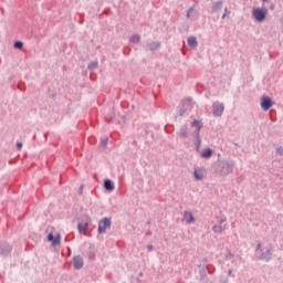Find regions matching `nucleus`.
Here are the masks:
<instances>
[{
  "label": "nucleus",
  "instance_id": "obj_1",
  "mask_svg": "<svg viewBox=\"0 0 283 283\" xmlns=\"http://www.w3.org/2000/svg\"><path fill=\"white\" fill-rule=\"evenodd\" d=\"M233 169H235V161L233 159H223L216 165L214 172L218 176H229L233 174Z\"/></svg>",
  "mask_w": 283,
  "mask_h": 283
},
{
  "label": "nucleus",
  "instance_id": "obj_2",
  "mask_svg": "<svg viewBox=\"0 0 283 283\" xmlns=\"http://www.w3.org/2000/svg\"><path fill=\"white\" fill-rule=\"evenodd\" d=\"M268 14H269V9H266L265 7L254 8L252 10V19H254L256 23H263V21H266Z\"/></svg>",
  "mask_w": 283,
  "mask_h": 283
},
{
  "label": "nucleus",
  "instance_id": "obj_3",
  "mask_svg": "<svg viewBox=\"0 0 283 283\" xmlns=\"http://www.w3.org/2000/svg\"><path fill=\"white\" fill-rule=\"evenodd\" d=\"M109 229H112V218H103L98 221L97 233L99 235L107 233Z\"/></svg>",
  "mask_w": 283,
  "mask_h": 283
},
{
  "label": "nucleus",
  "instance_id": "obj_4",
  "mask_svg": "<svg viewBox=\"0 0 283 283\" xmlns=\"http://www.w3.org/2000/svg\"><path fill=\"white\" fill-rule=\"evenodd\" d=\"M193 107V101L191 98H186L181 102V107L179 111V116H185L186 114H189L191 112V108Z\"/></svg>",
  "mask_w": 283,
  "mask_h": 283
},
{
  "label": "nucleus",
  "instance_id": "obj_5",
  "mask_svg": "<svg viewBox=\"0 0 283 283\" xmlns=\"http://www.w3.org/2000/svg\"><path fill=\"white\" fill-rule=\"evenodd\" d=\"M213 233H222L227 231V217H221L212 228Z\"/></svg>",
  "mask_w": 283,
  "mask_h": 283
},
{
  "label": "nucleus",
  "instance_id": "obj_6",
  "mask_svg": "<svg viewBox=\"0 0 283 283\" xmlns=\"http://www.w3.org/2000/svg\"><path fill=\"white\" fill-rule=\"evenodd\" d=\"M90 224H92V218H90V216H85L84 221L77 224L78 233H81L82 235H85V231H87V228L90 227Z\"/></svg>",
  "mask_w": 283,
  "mask_h": 283
},
{
  "label": "nucleus",
  "instance_id": "obj_7",
  "mask_svg": "<svg viewBox=\"0 0 283 283\" xmlns=\"http://www.w3.org/2000/svg\"><path fill=\"white\" fill-rule=\"evenodd\" d=\"M224 114V104L220 102H214L212 104V115L216 117H220Z\"/></svg>",
  "mask_w": 283,
  "mask_h": 283
},
{
  "label": "nucleus",
  "instance_id": "obj_8",
  "mask_svg": "<svg viewBox=\"0 0 283 283\" xmlns=\"http://www.w3.org/2000/svg\"><path fill=\"white\" fill-rule=\"evenodd\" d=\"M273 107V99L271 97L263 96L261 98V108L263 112H269Z\"/></svg>",
  "mask_w": 283,
  "mask_h": 283
},
{
  "label": "nucleus",
  "instance_id": "obj_9",
  "mask_svg": "<svg viewBox=\"0 0 283 283\" xmlns=\"http://www.w3.org/2000/svg\"><path fill=\"white\" fill-rule=\"evenodd\" d=\"M193 178L195 180H205V168L202 167L195 168Z\"/></svg>",
  "mask_w": 283,
  "mask_h": 283
},
{
  "label": "nucleus",
  "instance_id": "obj_10",
  "mask_svg": "<svg viewBox=\"0 0 283 283\" xmlns=\"http://www.w3.org/2000/svg\"><path fill=\"white\" fill-rule=\"evenodd\" d=\"M48 240H49V242H52V247H61V234H57L54 238V234L49 233Z\"/></svg>",
  "mask_w": 283,
  "mask_h": 283
},
{
  "label": "nucleus",
  "instance_id": "obj_11",
  "mask_svg": "<svg viewBox=\"0 0 283 283\" xmlns=\"http://www.w3.org/2000/svg\"><path fill=\"white\" fill-rule=\"evenodd\" d=\"M184 220L186 224H193V222H196V219L193 218V213L189 211L184 212Z\"/></svg>",
  "mask_w": 283,
  "mask_h": 283
},
{
  "label": "nucleus",
  "instance_id": "obj_12",
  "mask_svg": "<svg viewBox=\"0 0 283 283\" xmlns=\"http://www.w3.org/2000/svg\"><path fill=\"white\" fill-rule=\"evenodd\" d=\"M179 138H189V127L187 125H182L178 133Z\"/></svg>",
  "mask_w": 283,
  "mask_h": 283
},
{
  "label": "nucleus",
  "instance_id": "obj_13",
  "mask_svg": "<svg viewBox=\"0 0 283 283\" xmlns=\"http://www.w3.org/2000/svg\"><path fill=\"white\" fill-rule=\"evenodd\" d=\"M191 127H195V135L200 134V129H202V120L200 119H195L190 124Z\"/></svg>",
  "mask_w": 283,
  "mask_h": 283
},
{
  "label": "nucleus",
  "instance_id": "obj_14",
  "mask_svg": "<svg viewBox=\"0 0 283 283\" xmlns=\"http://www.w3.org/2000/svg\"><path fill=\"white\" fill-rule=\"evenodd\" d=\"M73 266L76 270L83 269V258H81V255L73 258Z\"/></svg>",
  "mask_w": 283,
  "mask_h": 283
},
{
  "label": "nucleus",
  "instance_id": "obj_15",
  "mask_svg": "<svg viewBox=\"0 0 283 283\" xmlns=\"http://www.w3.org/2000/svg\"><path fill=\"white\" fill-rule=\"evenodd\" d=\"M213 156V150L211 148L203 149L201 151V158H205L206 160H209Z\"/></svg>",
  "mask_w": 283,
  "mask_h": 283
},
{
  "label": "nucleus",
  "instance_id": "obj_16",
  "mask_svg": "<svg viewBox=\"0 0 283 283\" xmlns=\"http://www.w3.org/2000/svg\"><path fill=\"white\" fill-rule=\"evenodd\" d=\"M104 189H106V191H114V189H116V186H114V181L106 179L104 181Z\"/></svg>",
  "mask_w": 283,
  "mask_h": 283
},
{
  "label": "nucleus",
  "instance_id": "obj_17",
  "mask_svg": "<svg viewBox=\"0 0 283 283\" xmlns=\"http://www.w3.org/2000/svg\"><path fill=\"white\" fill-rule=\"evenodd\" d=\"M271 258H273V254H271V250H266L261 254L260 260H263L264 262H270Z\"/></svg>",
  "mask_w": 283,
  "mask_h": 283
},
{
  "label": "nucleus",
  "instance_id": "obj_18",
  "mask_svg": "<svg viewBox=\"0 0 283 283\" xmlns=\"http://www.w3.org/2000/svg\"><path fill=\"white\" fill-rule=\"evenodd\" d=\"M188 45L190 48H198V40L196 39V36L188 38Z\"/></svg>",
  "mask_w": 283,
  "mask_h": 283
},
{
  "label": "nucleus",
  "instance_id": "obj_19",
  "mask_svg": "<svg viewBox=\"0 0 283 283\" xmlns=\"http://www.w3.org/2000/svg\"><path fill=\"white\" fill-rule=\"evenodd\" d=\"M12 251V248L9 244H4L3 248H0V253L2 255H8Z\"/></svg>",
  "mask_w": 283,
  "mask_h": 283
},
{
  "label": "nucleus",
  "instance_id": "obj_20",
  "mask_svg": "<svg viewBox=\"0 0 283 283\" xmlns=\"http://www.w3.org/2000/svg\"><path fill=\"white\" fill-rule=\"evenodd\" d=\"M218 10H222V1H217L212 3V12H218Z\"/></svg>",
  "mask_w": 283,
  "mask_h": 283
},
{
  "label": "nucleus",
  "instance_id": "obj_21",
  "mask_svg": "<svg viewBox=\"0 0 283 283\" xmlns=\"http://www.w3.org/2000/svg\"><path fill=\"white\" fill-rule=\"evenodd\" d=\"M195 140H196V147L197 150L200 149L201 145H202V139L200 138V134L197 133V135H195Z\"/></svg>",
  "mask_w": 283,
  "mask_h": 283
},
{
  "label": "nucleus",
  "instance_id": "obj_22",
  "mask_svg": "<svg viewBox=\"0 0 283 283\" xmlns=\"http://www.w3.org/2000/svg\"><path fill=\"white\" fill-rule=\"evenodd\" d=\"M129 41L130 43H140V34H133Z\"/></svg>",
  "mask_w": 283,
  "mask_h": 283
},
{
  "label": "nucleus",
  "instance_id": "obj_23",
  "mask_svg": "<svg viewBox=\"0 0 283 283\" xmlns=\"http://www.w3.org/2000/svg\"><path fill=\"white\" fill-rule=\"evenodd\" d=\"M199 275H200V280H201V281L207 280V270H205V268H202V269L199 271Z\"/></svg>",
  "mask_w": 283,
  "mask_h": 283
},
{
  "label": "nucleus",
  "instance_id": "obj_24",
  "mask_svg": "<svg viewBox=\"0 0 283 283\" xmlns=\"http://www.w3.org/2000/svg\"><path fill=\"white\" fill-rule=\"evenodd\" d=\"M96 67H98V62L97 61L91 62L87 65V70H96Z\"/></svg>",
  "mask_w": 283,
  "mask_h": 283
},
{
  "label": "nucleus",
  "instance_id": "obj_25",
  "mask_svg": "<svg viewBox=\"0 0 283 283\" xmlns=\"http://www.w3.org/2000/svg\"><path fill=\"white\" fill-rule=\"evenodd\" d=\"M158 48H160V42H153L149 45V50L154 51V50H158Z\"/></svg>",
  "mask_w": 283,
  "mask_h": 283
},
{
  "label": "nucleus",
  "instance_id": "obj_26",
  "mask_svg": "<svg viewBox=\"0 0 283 283\" xmlns=\"http://www.w3.org/2000/svg\"><path fill=\"white\" fill-rule=\"evenodd\" d=\"M13 48H15L17 50H22L23 49V42H21V41L14 42Z\"/></svg>",
  "mask_w": 283,
  "mask_h": 283
},
{
  "label": "nucleus",
  "instance_id": "obj_27",
  "mask_svg": "<svg viewBox=\"0 0 283 283\" xmlns=\"http://www.w3.org/2000/svg\"><path fill=\"white\" fill-rule=\"evenodd\" d=\"M191 12H193V7H190L186 13L187 19H191Z\"/></svg>",
  "mask_w": 283,
  "mask_h": 283
},
{
  "label": "nucleus",
  "instance_id": "obj_28",
  "mask_svg": "<svg viewBox=\"0 0 283 283\" xmlns=\"http://www.w3.org/2000/svg\"><path fill=\"white\" fill-rule=\"evenodd\" d=\"M107 143H108L107 137H104V138L101 140L102 147H107Z\"/></svg>",
  "mask_w": 283,
  "mask_h": 283
},
{
  "label": "nucleus",
  "instance_id": "obj_29",
  "mask_svg": "<svg viewBox=\"0 0 283 283\" xmlns=\"http://www.w3.org/2000/svg\"><path fill=\"white\" fill-rule=\"evenodd\" d=\"M276 154H277V156H283V148H282V146L276 148Z\"/></svg>",
  "mask_w": 283,
  "mask_h": 283
},
{
  "label": "nucleus",
  "instance_id": "obj_30",
  "mask_svg": "<svg viewBox=\"0 0 283 283\" xmlns=\"http://www.w3.org/2000/svg\"><path fill=\"white\" fill-rule=\"evenodd\" d=\"M17 147H18V149H22L23 148V143H21V142L17 143Z\"/></svg>",
  "mask_w": 283,
  "mask_h": 283
},
{
  "label": "nucleus",
  "instance_id": "obj_31",
  "mask_svg": "<svg viewBox=\"0 0 283 283\" xmlns=\"http://www.w3.org/2000/svg\"><path fill=\"white\" fill-rule=\"evenodd\" d=\"M147 251H148V252L154 251V245H151V244H150V245H147Z\"/></svg>",
  "mask_w": 283,
  "mask_h": 283
},
{
  "label": "nucleus",
  "instance_id": "obj_32",
  "mask_svg": "<svg viewBox=\"0 0 283 283\" xmlns=\"http://www.w3.org/2000/svg\"><path fill=\"white\" fill-rule=\"evenodd\" d=\"M227 12H229V9H224V13L222 14V19H224L227 17Z\"/></svg>",
  "mask_w": 283,
  "mask_h": 283
},
{
  "label": "nucleus",
  "instance_id": "obj_33",
  "mask_svg": "<svg viewBox=\"0 0 283 283\" xmlns=\"http://www.w3.org/2000/svg\"><path fill=\"white\" fill-rule=\"evenodd\" d=\"M256 251H262V244L259 243V244L256 245Z\"/></svg>",
  "mask_w": 283,
  "mask_h": 283
},
{
  "label": "nucleus",
  "instance_id": "obj_34",
  "mask_svg": "<svg viewBox=\"0 0 283 283\" xmlns=\"http://www.w3.org/2000/svg\"><path fill=\"white\" fill-rule=\"evenodd\" d=\"M232 273H233V271H232V270L228 271V275H229V277H231Z\"/></svg>",
  "mask_w": 283,
  "mask_h": 283
},
{
  "label": "nucleus",
  "instance_id": "obj_35",
  "mask_svg": "<svg viewBox=\"0 0 283 283\" xmlns=\"http://www.w3.org/2000/svg\"><path fill=\"white\" fill-rule=\"evenodd\" d=\"M263 3H266V1H269V0H261Z\"/></svg>",
  "mask_w": 283,
  "mask_h": 283
},
{
  "label": "nucleus",
  "instance_id": "obj_36",
  "mask_svg": "<svg viewBox=\"0 0 283 283\" xmlns=\"http://www.w3.org/2000/svg\"><path fill=\"white\" fill-rule=\"evenodd\" d=\"M271 10H273V6H271Z\"/></svg>",
  "mask_w": 283,
  "mask_h": 283
}]
</instances>
